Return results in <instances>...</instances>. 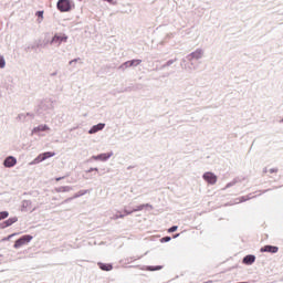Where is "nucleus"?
<instances>
[{
  "label": "nucleus",
  "instance_id": "b1692460",
  "mask_svg": "<svg viewBox=\"0 0 283 283\" xmlns=\"http://www.w3.org/2000/svg\"><path fill=\"white\" fill-rule=\"evenodd\" d=\"M175 231H178V226H174L168 230V233H175Z\"/></svg>",
  "mask_w": 283,
  "mask_h": 283
},
{
  "label": "nucleus",
  "instance_id": "20e7f679",
  "mask_svg": "<svg viewBox=\"0 0 283 283\" xmlns=\"http://www.w3.org/2000/svg\"><path fill=\"white\" fill-rule=\"evenodd\" d=\"M33 237L30 234H25L23 237H21L20 239H18L14 243V248L15 249H21V247H25V244H30V242H32Z\"/></svg>",
  "mask_w": 283,
  "mask_h": 283
},
{
  "label": "nucleus",
  "instance_id": "dca6fc26",
  "mask_svg": "<svg viewBox=\"0 0 283 283\" xmlns=\"http://www.w3.org/2000/svg\"><path fill=\"white\" fill-rule=\"evenodd\" d=\"M69 191H72L71 186H60V187L55 188L56 193H69Z\"/></svg>",
  "mask_w": 283,
  "mask_h": 283
},
{
  "label": "nucleus",
  "instance_id": "c756f323",
  "mask_svg": "<svg viewBox=\"0 0 283 283\" xmlns=\"http://www.w3.org/2000/svg\"><path fill=\"white\" fill-rule=\"evenodd\" d=\"M107 1V3H114V0H104Z\"/></svg>",
  "mask_w": 283,
  "mask_h": 283
},
{
  "label": "nucleus",
  "instance_id": "bb28decb",
  "mask_svg": "<svg viewBox=\"0 0 283 283\" xmlns=\"http://www.w3.org/2000/svg\"><path fill=\"white\" fill-rule=\"evenodd\" d=\"M269 172H270V174H277V168H271V169L269 170Z\"/></svg>",
  "mask_w": 283,
  "mask_h": 283
},
{
  "label": "nucleus",
  "instance_id": "72a5a7b5",
  "mask_svg": "<svg viewBox=\"0 0 283 283\" xmlns=\"http://www.w3.org/2000/svg\"><path fill=\"white\" fill-rule=\"evenodd\" d=\"M280 123H283V118L280 120Z\"/></svg>",
  "mask_w": 283,
  "mask_h": 283
},
{
  "label": "nucleus",
  "instance_id": "6e6552de",
  "mask_svg": "<svg viewBox=\"0 0 283 283\" xmlns=\"http://www.w3.org/2000/svg\"><path fill=\"white\" fill-rule=\"evenodd\" d=\"M143 209H154V206L149 203H144V205L137 206L135 209L130 211L125 209L124 212L126 213V216H130V213H134L136 211H143Z\"/></svg>",
  "mask_w": 283,
  "mask_h": 283
},
{
  "label": "nucleus",
  "instance_id": "473e14b6",
  "mask_svg": "<svg viewBox=\"0 0 283 283\" xmlns=\"http://www.w3.org/2000/svg\"><path fill=\"white\" fill-rule=\"evenodd\" d=\"M23 115H19V117L18 118H21Z\"/></svg>",
  "mask_w": 283,
  "mask_h": 283
},
{
  "label": "nucleus",
  "instance_id": "ddd939ff",
  "mask_svg": "<svg viewBox=\"0 0 283 283\" xmlns=\"http://www.w3.org/2000/svg\"><path fill=\"white\" fill-rule=\"evenodd\" d=\"M261 253H277V251H280V248L275 247V245H265L263 248H261Z\"/></svg>",
  "mask_w": 283,
  "mask_h": 283
},
{
  "label": "nucleus",
  "instance_id": "4be33fe9",
  "mask_svg": "<svg viewBox=\"0 0 283 283\" xmlns=\"http://www.w3.org/2000/svg\"><path fill=\"white\" fill-rule=\"evenodd\" d=\"M8 216H10V212H8V211L0 212V220H6V218H8Z\"/></svg>",
  "mask_w": 283,
  "mask_h": 283
},
{
  "label": "nucleus",
  "instance_id": "5701e85b",
  "mask_svg": "<svg viewBox=\"0 0 283 283\" xmlns=\"http://www.w3.org/2000/svg\"><path fill=\"white\" fill-rule=\"evenodd\" d=\"M3 67H6V59L0 56V70H3Z\"/></svg>",
  "mask_w": 283,
  "mask_h": 283
},
{
  "label": "nucleus",
  "instance_id": "aec40b11",
  "mask_svg": "<svg viewBox=\"0 0 283 283\" xmlns=\"http://www.w3.org/2000/svg\"><path fill=\"white\" fill-rule=\"evenodd\" d=\"M163 269L161 265H157V266H147L146 271H160Z\"/></svg>",
  "mask_w": 283,
  "mask_h": 283
},
{
  "label": "nucleus",
  "instance_id": "a211bd4d",
  "mask_svg": "<svg viewBox=\"0 0 283 283\" xmlns=\"http://www.w3.org/2000/svg\"><path fill=\"white\" fill-rule=\"evenodd\" d=\"M99 269H102V271H112L113 266L112 264L99 263Z\"/></svg>",
  "mask_w": 283,
  "mask_h": 283
},
{
  "label": "nucleus",
  "instance_id": "9d476101",
  "mask_svg": "<svg viewBox=\"0 0 283 283\" xmlns=\"http://www.w3.org/2000/svg\"><path fill=\"white\" fill-rule=\"evenodd\" d=\"M17 165V159L14 156H8L3 160V167H7V169H11V167H14Z\"/></svg>",
  "mask_w": 283,
  "mask_h": 283
},
{
  "label": "nucleus",
  "instance_id": "412c9836",
  "mask_svg": "<svg viewBox=\"0 0 283 283\" xmlns=\"http://www.w3.org/2000/svg\"><path fill=\"white\" fill-rule=\"evenodd\" d=\"M119 218H125V214H123V212H117L112 217V220H118Z\"/></svg>",
  "mask_w": 283,
  "mask_h": 283
},
{
  "label": "nucleus",
  "instance_id": "f704fd0d",
  "mask_svg": "<svg viewBox=\"0 0 283 283\" xmlns=\"http://www.w3.org/2000/svg\"><path fill=\"white\" fill-rule=\"evenodd\" d=\"M56 180L59 181V180H61V178H57Z\"/></svg>",
  "mask_w": 283,
  "mask_h": 283
},
{
  "label": "nucleus",
  "instance_id": "39448f33",
  "mask_svg": "<svg viewBox=\"0 0 283 283\" xmlns=\"http://www.w3.org/2000/svg\"><path fill=\"white\" fill-rule=\"evenodd\" d=\"M114 156V151H108V153H102L99 155H94L91 157V160H98L99 163H107L109 158Z\"/></svg>",
  "mask_w": 283,
  "mask_h": 283
},
{
  "label": "nucleus",
  "instance_id": "f257e3e1",
  "mask_svg": "<svg viewBox=\"0 0 283 283\" xmlns=\"http://www.w3.org/2000/svg\"><path fill=\"white\" fill-rule=\"evenodd\" d=\"M74 2L72 0H59L57 1V10L60 12H70V10H73Z\"/></svg>",
  "mask_w": 283,
  "mask_h": 283
},
{
  "label": "nucleus",
  "instance_id": "9b49d317",
  "mask_svg": "<svg viewBox=\"0 0 283 283\" xmlns=\"http://www.w3.org/2000/svg\"><path fill=\"white\" fill-rule=\"evenodd\" d=\"M103 129H105V123H99L92 126L88 130V134H98V132H103Z\"/></svg>",
  "mask_w": 283,
  "mask_h": 283
},
{
  "label": "nucleus",
  "instance_id": "f3484780",
  "mask_svg": "<svg viewBox=\"0 0 283 283\" xmlns=\"http://www.w3.org/2000/svg\"><path fill=\"white\" fill-rule=\"evenodd\" d=\"M255 262V255L253 254H249L243 259V264H248L249 266H251V264H253Z\"/></svg>",
  "mask_w": 283,
  "mask_h": 283
},
{
  "label": "nucleus",
  "instance_id": "f03ea898",
  "mask_svg": "<svg viewBox=\"0 0 283 283\" xmlns=\"http://www.w3.org/2000/svg\"><path fill=\"white\" fill-rule=\"evenodd\" d=\"M188 61H200L201 59H205V49L198 48L195 51H192L190 54L187 55Z\"/></svg>",
  "mask_w": 283,
  "mask_h": 283
},
{
  "label": "nucleus",
  "instance_id": "2eb2a0df",
  "mask_svg": "<svg viewBox=\"0 0 283 283\" xmlns=\"http://www.w3.org/2000/svg\"><path fill=\"white\" fill-rule=\"evenodd\" d=\"M21 211L22 212L34 211V209H32V201L23 200L22 203H21Z\"/></svg>",
  "mask_w": 283,
  "mask_h": 283
},
{
  "label": "nucleus",
  "instance_id": "0eeeda50",
  "mask_svg": "<svg viewBox=\"0 0 283 283\" xmlns=\"http://www.w3.org/2000/svg\"><path fill=\"white\" fill-rule=\"evenodd\" d=\"M67 34L65 33H55L53 38L51 39V43H55L57 45H61V43H67Z\"/></svg>",
  "mask_w": 283,
  "mask_h": 283
},
{
  "label": "nucleus",
  "instance_id": "cd10ccee",
  "mask_svg": "<svg viewBox=\"0 0 283 283\" xmlns=\"http://www.w3.org/2000/svg\"><path fill=\"white\" fill-rule=\"evenodd\" d=\"M92 171H98V168H90V169L87 170V174H92Z\"/></svg>",
  "mask_w": 283,
  "mask_h": 283
},
{
  "label": "nucleus",
  "instance_id": "7ed1b4c3",
  "mask_svg": "<svg viewBox=\"0 0 283 283\" xmlns=\"http://www.w3.org/2000/svg\"><path fill=\"white\" fill-rule=\"evenodd\" d=\"M55 154L52 151H46L40 154L38 157H35L30 165H39V163H43V160H48V158H54Z\"/></svg>",
  "mask_w": 283,
  "mask_h": 283
},
{
  "label": "nucleus",
  "instance_id": "393cba45",
  "mask_svg": "<svg viewBox=\"0 0 283 283\" xmlns=\"http://www.w3.org/2000/svg\"><path fill=\"white\" fill-rule=\"evenodd\" d=\"M14 235H17V233L8 235L7 238L2 239V242H6V240H10L11 238H14Z\"/></svg>",
  "mask_w": 283,
  "mask_h": 283
},
{
  "label": "nucleus",
  "instance_id": "1a4fd4ad",
  "mask_svg": "<svg viewBox=\"0 0 283 283\" xmlns=\"http://www.w3.org/2000/svg\"><path fill=\"white\" fill-rule=\"evenodd\" d=\"M143 63L142 60H133V61H127L124 64L120 65L122 70H127V67H136Z\"/></svg>",
  "mask_w": 283,
  "mask_h": 283
},
{
  "label": "nucleus",
  "instance_id": "4468645a",
  "mask_svg": "<svg viewBox=\"0 0 283 283\" xmlns=\"http://www.w3.org/2000/svg\"><path fill=\"white\" fill-rule=\"evenodd\" d=\"M41 132H50V126L45 124L39 125L32 129L31 134H41Z\"/></svg>",
  "mask_w": 283,
  "mask_h": 283
},
{
  "label": "nucleus",
  "instance_id": "f8f14e48",
  "mask_svg": "<svg viewBox=\"0 0 283 283\" xmlns=\"http://www.w3.org/2000/svg\"><path fill=\"white\" fill-rule=\"evenodd\" d=\"M15 222H19V218L11 217L0 226V229H7V227H12V224H14Z\"/></svg>",
  "mask_w": 283,
  "mask_h": 283
},
{
  "label": "nucleus",
  "instance_id": "423d86ee",
  "mask_svg": "<svg viewBox=\"0 0 283 283\" xmlns=\"http://www.w3.org/2000/svg\"><path fill=\"white\" fill-rule=\"evenodd\" d=\"M202 179L207 185H216L218 182V176L211 171H207L202 175Z\"/></svg>",
  "mask_w": 283,
  "mask_h": 283
},
{
  "label": "nucleus",
  "instance_id": "7c9ffc66",
  "mask_svg": "<svg viewBox=\"0 0 283 283\" xmlns=\"http://www.w3.org/2000/svg\"><path fill=\"white\" fill-rule=\"evenodd\" d=\"M244 201H247V199H243V200H241L240 202H244Z\"/></svg>",
  "mask_w": 283,
  "mask_h": 283
},
{
  "label": "nucleus",
  "instance_id": "c85d7f7f",
  "mask_svg": "<svg viewBox=\"0 0 283 283\" xmlns=\"http://www.w3.org/2000/svg\"><path fill=\"white\" fill-rule=\"evenodd\" d=\"M76 61H78V60H77V59L72 60V61L70 62V65H72V63H76Z\"/></svg>",
  "mask_w": 283,
  "mask_h": 283
},
{
  "label": "nucleus",
  "instance_id": "6ab92c4d",
  "mask_svg": "<svg viewBox=\"0 0 283 283\" xmlns=\"http://www.w3.org/2000/svg\"><path fill=\"white\" fill-rule=\"evenodd\" d=\"M35 15L38 17L36 23H43V11H38Z\"/></svg>",
  "mask_w": 283,
  "mask_h": 283
},
{
  "label": "nucleus",
  "instance_id": "2f4dec72",
  "mask_svg": "<svg viewBox=\"0 0 283 283\" xmlns=\"http://www.w3.org/2000/svg\"><path fill=\"white\" fill-rule=\"evenodd\" d=\"M180 234H176L174 238H178Z\"/></svg>",
  "mask_w": 283,
  "mask_h": 283
},
{
  "label": "nucleus",
  "instance_id": "a878e982",
  "mask_svg": "<svg viewBox=\"0 0 283 283\" xmlns=\"http://www.w3.org/2000/svg\"><path fill=\"white\" fill-rule=\"evenodd\" d=\"M161 242H171V237H165L161 239Z\"/></svg>",
  "mask_w": 283,
  "mask_h": 283
}]
</instances>
